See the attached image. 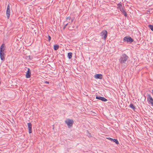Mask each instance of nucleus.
Instances as JSON below:
<instances>
[{
	"label": "nucleus",
	"instance_id": "22",
	"mask_svg": "<svg viewBox=\"0 0 153 153\" xmlns=\"http://www.w3.org/2000/svg\"><path fill=\"white\" fill-rule=\"evenodd\" d=\"M70 23V22H68V23H67V24H65V25L64 26V27H63V29H65L66 27V26L69 23Z\"/></svg>",
	"mask_w": 153,
	"mask_h": 153
},
{
	"label": "nucleus",
	"instance_id": "11",
	"mask_svg": "<svg viewBox=\"0 0 153 153\" xmlns=\"http://www.w3.org/2000/svg\"><path fill=\"white\" fill-rule=\"evenodd\" d=\"M107 139L112 141L114 142L117 144H118L119 143L118 140L117 139H113L110 137L107 138Z\"/></svg>",
	"mask_w": 153,
	"mask_h": 153
},
{
	"label": "nucleus",
	"instance_id": "25",
	"mask_svg": "<svg viewBox=\"0 0 153 153\" xmlns=\"http://www.w3.org/2000/svg\"><path fill=\"white\" fill-rule=\"evenodd\" d=\"M73 20H74V19H71V23H72V22H73Z\"/></svg>",
	"mask_w": 153,
	"mask_h": 153
},
{
	"label": "nucleus",
	"instance_id": "2",
	"mask_svg": "<svg viewBox=\"0 0 153 153\" xmlns=\"http://www.w3.org/2000/svg\"><path fill=\"white\" fill-rule=\"evenodd\" d=\"M73 121L72 120L68 119L65 121V123L67 124L69 128L72 126Z\"/></svg>",
	"mask_w": 153,
	"mask_h": 153
},
{
	"label": "nucleus",
	"instance_id": "4",
	"mask_svg": "<svg viewBox=\"0 0 153 153\" xmlns=\"http://www.w3.org/2000/svg\"><path fill=\"white\" fill-rule=\"evenodd\" d=\"M101 36H103V39L104 40H105L107 37L108 34V32L106 30H104L102 31L101 33Z\"/></svg>",
	"mask_w": 153,
	"mask_h": 153
},
{
	"label": "nucleus",
	"instance_id": "18",
	"mask_svg": "<svg viewBox=\"0 0 153 153\" xmlns=\"http://www.w3.org/2000/svg\"><path fill=\"white\" fill-rule=\"evenodd\" d=\"M123 13L124 15L126 17L127 16V15L126 12L124 10L122 12Z\"/></svg>",
	"mask_w": 153,
	"mask_h": 153
},
{
	"label": "nucleus",
	"instance_id": "16",
	"mask_svg": "<svg viewBox=\"0 0 153 153\" xmlns=\"http://www.w3.org/2000/svg\"><path fill=\"white\" fill-rule=\"evenodd\" d=\"M149 27L153 31V25H149Z\"/></svg>",
	"mask_w": 153,
	"mask_h": 153
},
{
	"label": "nucleus",
	"instance_id": "14",
	"mask_svg": "<svg viewBox=\"0 0 153 153\" xmlns=\"http://www.w3.org/2000/svg\"><path fill=\"white\" fill-rule=\"evenodd\" d=\"M54 49L55 50H57L59 48V46L57 45H55L53 46Z\"/></svg>",
	"mask_w": 153,
	"mask_h": 153
},
{
	"label": "nucleus",
	"instance_id": "13",
	"mask_svg": "<svg viewBox=\"0 0 153 153\" xmlns=\"http://www.w3.org/2000/svg\"><path fill=\"white\" fill-rule=\"evenodd\" d=\"M5 45L4 44H3L1 46L0 48V52H4L5 50Z\"/></svg>",
	"mask_w": 153,
	"mask_h": 153
},
{
	"label": "nucleus",
	"instance_id": "21",
	"mask_svg": "<svg viewBox=\"0 0 153 153\" xmlns=\"http://www.w3.org/2000/svg\"><path fill=\"white\" fill-rule=\"evenodd\" d=\"M71 19L70 17L68 16L66 17V21H68V20H70Z\"/></svg>",
	"mask_w": 153,
	"mask_h": 153
},
{
	"label": "nucleus",
	"instance_id": "17",
	"mask_svg": "<svg viewBox=\"0 0 153 153\" xmlns=\"http://www.w3.org/2000/svg\"><path fill=\"white\" fill-rule=\"evenodd\" d=\"M130 107L131 108H132L133 109H135V107L134 105L133 104H130Z\"/></svg>",
	"mask_w": 153,
	"mask_h": 153
},
{
	"label": "nucleus",
	"instance_id": "8",
	"mask_svg": "<svg viewBox=\"0 0 153 153\" xmlns=\"http://www.w3.org/2000/svg\"><path fill=\"white\" fill-rule=\"evenodd\" d=\"M94 77L96 79H101L102 77V75L100 74H96L95 75Z\"/></svg>",
	"mask_w": 153,
	"mask_h": 153
},
{
	"label": "nucleus",
	"instance_id": "19",
	"mask_svg": "<svg viewBox=\"0 0 153 153\" xmlns=\"http://www.w3.org/2000/svg\"><path fill=\"white\" fill-rule=\"evenodd\" d=\"M117 6L119 7V8H120V7H122V6L121 4V3H119L117 4Z\"/></svg>",
	"mask_w": 153,
	"mask_h": 153
},
{
	"label": "nucleus",
	"instance_id": "12",
	"mask_svg": "<svg viewBox=\"0 0 153 153\" xmlns=\"http://www.w3.org/2000/svg\"><path fill=\"white\" fill-rule=\"evenodd\" d=\"M5 54L4 52H0V57L1 59L2 60H4Z\"/></svg>",
	"mask_w": 153,
	"mask_h": 153
},
{
	"label": "nucleus",
	"instance_id": "10",
	"mask_svg": "<svg viewBox=\"0 0 153 153\" xmlns=\"http://www.w3.org/2000/svg\"><path fill=\"white\" fill-rule=\"evenodd\" d=\"M27 126L29 130V133H32V124L30 123H27Z\"/></svg>",
	"mask_w": 153,
	"mask_h": 153
},
{
	"label": "nucleus",
	"instance_id": "26",
	"mask_svg": "<svg viewBox=\"0 0 153 153\" xmlns=\"http://www.w3.org/2000/svg\"><path fill=\"white\" fill-rule=\"evenodd\" d=\"M152 94H153V90H152Z\"/></svg>",
	"mask_w": 153,
	"mask_h": 153
},
{
	"label": "nucleus",
	"instance_id": "9",
	"mask_svg": "<svg viewBox=\"0 0 153 153\" xmlns=\"http://www.w3.org/2000/svg\"><path fill=\"white\" fill-rule=\"evenodd\" d=\"M96 98L97 99H99L100 100H101L105 102L107 100L104 98V97H102L100 96H96Z\"/></svg>",
	"mask_w": 153,
	"mask_h": 153
},
{
	"label": "nucleus",
	"instance_id": "3",
	"mask_svg": "<svg viewBox=\"0 0 153 153\" xmlns=\"http://www.w3.org/2000/svg\"><path fill=\"white\" fill-rule=\"evenodd\" d=\"M123 41L128 42L131 43L133 41V39L129 36H126L123 39Z\"/></svg>",
	"mask_w": 153,
	"mask_h": 153
},
{
	"label": "nucleus",
	"instance_id": "5",
	"mask_svg": "<svg viewBox=\"0 0 153 153\" xmlns=\"http://www.w3.org/2000/svg\"><path fill=\"white\" fill-rule=\"evenodd\" d=\"M10 7L9 4H8L7 6V9L6 11V15L8 19L10 17Z\"/></svg>",
	"mask_w": 153,
	"mask_h": 153
},
{
	"label": "nucleus",
	"instance_id": "6",
	"mask_svg": "<svg viewBox=\"0 0 153 153\" xmlns=\"http://www.w3.org/2000/svg\"><path fill=\"white\" fill-rule=\"evenodd\" d=\"M148 99L149 100V102L153 106V99L151 96L149 94L148 95Z\"/></svg>",
	"mask_w": 153,
	"mask_h": 153
},
{
	"label": "nucleus",
	"instance_id": "24",
	"mask_svg": "<svg viewBox=\"0 0 153 153\" xmlns=\"http://www.w3.org/2000/svg\"><path fill=\"white\" fill-rule=\"evenodd\" d=\"M44 82L45 83L49 84V82L47 81H45Z\"/></svg>",
	"mask_w": 153,
	"mask_h": 153
},
{
	"label": "nucleus",
	"instance_id": "1",
	"mask_svg": "<svg viewBox=\"0 0 153 153\" xmlns=\"http://www.w3.org/2000/svg\"><path fill=\"white\" fill-rule=\"evenodd\" d=\"M128 56L125 53L123 54L119 59L120 63L124 66H126L127 60L128 58Z\"/></svg>",
	"mask_w": 153,
	"mask_h": 153
},
{
	"label": "nucleus",
	"instance_id": "20",
	"mask_svg": "<svg viewBox=\"0 0 153 153\" xmlns=\"http://www.w3.org/2000/svg\"><path fill=\"white\" fill-rule=\"evenodd\" d=\"M120 10L122 12L124 11L125 10H124L123 7H120V8H119Z\"/></svg>",
	"mask_w": 153,
	"mask_h": 153
},
{
	"label": "nucleus",
	"instance_id": "7",
	"mask_svg": "<svg viewBox=\"0 0 153 153\" xmlns=\"http://www.w3.org/2000/svg\"><path fill=\"white\" fill-rule=\"evenodd\" d=\"M31 72L29 68H28V71H27L26 77L27 78H30L31 76Z\"/></svg>",
	"mask_w": 153,
	"mask_h": 153
},
{
	"label": "nucleus",
	"instance_id": "15",
	"mask_svg": "<svg viewBox=\"0 0 153 153\" xmlns=\"http://www.w3.org/2000/svg\"><path fill=\"white\" fill-rule=\"evenodd\" d=\"M68 56L69 59H71L72 57V53L71 52L68 53Z\"/></svg>",
	"mask_w": 153,
	"mask_h": 153
},
{
	"label": "nucleus",
	"instance_id": "23",
	"mask_svg": "<svg viewBox=\"0 0 153 153\" xmlns=\"http://www.w3.org/2000/svg\"><path fill=\"white\" fill-rule=\"evenodd\" d=\"M51 37L50 36H48V41H50V40H51Z\"/></svg>",
	"mask_w": 153,
	"mask_h": 153
}]
</instances>
